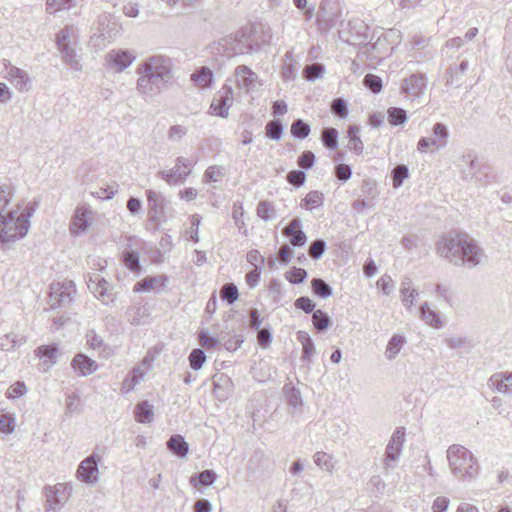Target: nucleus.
<instances>
[{
    "label": "nucleus",
    "instance_id": "f257e3e1",
    "mask_svg": "<svg viewBox=\"0 0 512 512\" xmlns=\"http://www.w3.org/2000/svg\"><path fill=\"white\" fill-rule=\"evenodd\" d=\"M435 249L440 257L456 267L472 269L487 261L484 249L467 233H449L436 242Z\"/></svg>",
    "mask_w": 512,
    "mask_h": 512
},
{
    "label": "nucleus",
    "instance_id": "f03ea898",
    "mask_svg": "<svg viewBox=\"0 0 512 512\" xmlns=\"http://www.w3.org/2000/svg\"><path fill=\"white\" fill-rule=\"evenodd\" d=\"M12 199L9 187L0 185V245L5 246L22 239L30 228L29 219L35 209L32 204H18L14 209H8Z\"/></svg>",
    "mask_w": 512,
    "mask_h": 512
},
{
    "label": "nucleus",
    "instance_id": "7ed1b4c3",
    "mask_svg": "<svg viewBox=\"0 0 512 512\" xmlns=\"http://www.w3.org/2000/svg\"><path fill=\"white\" fill-rule=\"evenodd\" d=\"M173 63L165 55H153L143 60L137 67L139 76L136 89L140 95L154 97L165 89L172 79Z\"/></svg>",
    "mask_w": 512,
    "mask_h": 512
},
{
    "label": "nucleus",
    "instance_id": "20e7f679",
    "mask_svg": "<svg viewBox=\"0 0 512 512\" xmlns=\"http://www.w3.org/2000/svg\"><path fill=\"white\" fill-rule=\"evenodd\" d=\"M447 459L452 474L459 480H472L479 474V466L472 452L461 445H451Z\"/></svg>",
    "mask_w": 512,
    "mask_h": 512
},
{
    "label": "nucleus",
    "instance_id": "39448f33",
    "mask_svg": "<svg viewBox=\"0 0 512 512\" xmlns=\"http://www.w3.org/2000/svg\"><path fill=\"white\" fill-rule=\"evenodd\" d=\"M250 38L251 36H249L248 30L245 27L235 34L222 38L219 44L224 49L227 57L244 55L255 52Z\"/></svg>",
    "mask_w": 512,
    "mask_h": 512
},
{
    "label": "nucleus",
    "instance_id": "423d86ee",
    "mask_svg": "<svg viewBox=\"0 0 512 512\" xmlns=\"http://www.w3.org/2000/svg\"><path fill=\"white\" fill-rule=\"evenodd\" d=\"M405 442V429L398 427L392 434L383 458L384 473L387 474L390 470L396 468L397 462L403 451Z\"/></svg>",
    "mask_w": 512,
    "mask_h": 512
},
{
    "label": "nucleus",
    "instance_id": "0eeeda50",
    "mask_svg": "<svg viewBox=\"0 0 512 512\" xmlns=\"http://www.w3.org/2000/svg\"><path fill=\"white\" fill-rule=\"evenodd\" d=\"M73 491L70 483H58L54 486H46L44 494L46 497V512H59L68 501Z\"/></svg>",
    "mask_w": 512,
    "mask_h": 512
},
{
    "label": "nucleus",
    "instance_id": "6e6552de",
    "mask_svg": "<svg viewBox=\"0 0 512 512\" xmlns=\"http://www.w3.org/2000/svg\"><path fill=\"white\" fill-rule=\"evenodd\" d=\"M341 14L339 0H322L316 19L319 29L327 32L334 28Z\"/></svg>",
    "mask_w": 512,
    "mask_h": 512
},
{
    "label": "nucleus",
    "instance_id": "1a4fd4ad",
    "mask_svg": "<svg viewBox=\"0 0 512 512\" xmlns=\"http://www.w3.org/2000/svg\"><path fill=\"white\" fill-rule=\"evenodd\" d=\"M75 293V284L72 281L52 283L49 294L50 307L56 309L70 305Z\"/></svg>",
    "mask_w": 512,
    "mask_h": 512
},
{
    "label": "nucleus",
    "instance_id": "9d476101",
    "mask_svg": "<svg viewBox=\"0 0 512 512\" xmlns=\"http://www.w3.org/2000/svg\"><path fill=\"white\" fill-rule=\"evenodd\" d=\"M434 137H421L417 143V150L427 153L431 148L441 150L446 147L449 138V131L445 124L436 123L432 128Z\"/></svg>",
    "mask_w": 512,
    "mask_h": 512
},
{
    "label": "nucleus",
    "instance_id": "9b49d317",
    "mask_svg": "<svg viewBox=\"0 0 512 512\" xmlns=\"http://www.w3.org/2000/svg\"><path fill=\"white\" fill-rule=\"evenodd\" d=\"M192 168V161L180 156L176 158L175 165L172 169L160 171L159 175L167 184L176 185L178 183H183L187 179Z\"/></svg>",
    "mask_w": 512,
    "mask_h": 512
},
{
    "label": "nucleus",
    "instance_id": "f8f14e48",
    "mask_svg": "<svg viewBox=\"0 0 512 512\" xmlns=\"http://www.w3.org/2000/svg\"><path fill=\"white\" fill-rule=\"evenodd\" d=\"M87 286L94 296L103 304L109 305L114 303L115 294L113 293L112 286L99 274L89 275Z\"/></svg>",
    "mask_w": 512,
    "mask_h": 512
},
{
    "label": "nucleus",
    "instance_id": "ddd939ff",
    "mask_svg": "<svg viewBox=\"0 0 512 512\" xmlns=\"http://www.w3.org/2000/svg\"><path fill=\"white\" fill-rule=\"evenodd\" d=\"M234 101V92L231 86L225 84L214 96L210 106L213 115L227 118L229 109Z\"/></svg>",
    "mask_w": 512,
    "mask_h": 512
},
{
    "label": "nucleus",
    "instance_id": "4468645a",
    "mask_svg": "<svg viewBox=\"0 0 512 512\" xmlns=\"http://www.w3.org/2000/svg\"><path fill=\"white\" fill-rule=\"evenodd\" d=\"M100 459L101 458L99 455L92 453L83 461H81L76 471L77 479L86 484L93 485L97 483L99 479L98 462Z\"/></svg>",
    "mask_w": 512,
    "mask_h": 512
},
{
    "label": "nucleus",
    "instance_id": "2eb2a0df",
    "mask_svg": "<svg viewBox=\"0 0 512 512\" xmlns=\"http://www.w3.org/2000/svg\"><path fill=\"white\" fill-rule=\"evenodd\" d=\"M425 88L426 77L423 74H412L403 80L401 93L409 99H416L424 94Z\"/></svg>",
    "mask_w": 512,
    "mask_h": 512
},
{
    "label": "nucleus",
    "instance_id": "dca6fc26",
    "mask_svg": "<svg viewBox=\"0 0 512 512\" xmlns=\"http://www.w3.org/2000/svg\"><path fill=\"white\" fill-rule=\"evenodd\" d=\"M135 59V54L130 50L113 49L106 55L108 65L117 72H123Z\"/></svg>",
    "mask_w": 512,
    "mask_h": 512
},
{
    "label": "nucleus",
    "instance_id": "f3484780",
    "mask_svg": "<svg viewBox=\"0 0 512 512\" xmlns=\"http://www.w3.org/2000/svg\"><path fill=\"white\" fill-rule=\"evenodd\" d=\"M92 221L93 210L86 205L78 207L70 225L71 233L74 235L84 233L90 227Z\"/></svg>",
    "mask_w": 512,
    "mask_h": 512
},
{
    "label": "nucleus",
    "instance_id": "a211bd4d",
    "mask_svg": "<svg viewBox=\"0 0 512 512\" xmlns=\"http://www.w3.org/2000/svg\"><path fill=\"white\" fill-rule=\"evenodd\" d=\"M148 200V219L150 222L158 223L165 217V199L153 190H146Z\"/></svg>",
    "mask_w": 512,
    "mask_h": 512
},
{
    "label": "nucleus",
    "instance_id": "6ab92c4d",
    "mask_svg": "<svg viewBox=\"0 0 512 512\" xmlns=\"http://www.w3.org/2000/svg\"><path fill=\"white\" fill-rule=\"evenodd\" d=\"M250 41L253 45V50L258 52L263 45H268L272 40V31L268 25L258 23L251 27H246Z\"/></svg>",
    "mask_w": 512,
    "mask_h": 512
},
{
    "label": "nucleus",
    "instance_id": "aec40b11",
    "mask_svg": "<svg viewBox=\"0 0 512 512\" xmlns=\"http://www.w3.org/2000/svg\"><path fill=\"white\" fill-rule=\"evenodd\" d=\"M7 80L20 92H27L31 88V79L28 73L16 66H6Z\"/></svg>",
    "mask_w": 512,
    "mask_h": 512
},
{
    "label": "nucleus",
    "instance_id": "412c9836",
    "mask_svg": "<svg viewBox=\"0 0 512 512\" xmlns=\"http://www.w3.org/2000/svg\"><path fill=\"white\" fill-rule=\"evenodd\" d=\"M235 84L239 89L249 92L258 80L257 74L246 65H239L234 70Z\"/></svg>",
    "mask_w": 512,
    "mask_h": 512
},
{
    "label": "nucleus",
    "instance_id": "4be33fe9",
    "mask_svg": "<svg viewBox=\"0 0 512 512\" xmlns=\"http://www.w3.org/2000/svg\"><path fill=\"white\" fill-rule=\"evenodd\" d=\"M283 235L289 238L291 245L294 247L303 246L307 241L306 234L301 230V220L299 218H294L285 226Z\"/></svg>",
    "mask_w": 512,
    "mask_h": 512
},
{
    "label": "nucleus",
    "instance_id": "5701e85b",
    "mask_svg": "<svg viewBox=\"0 0 512 512\" xmlns=\"http://www.w3.org/2000/svg\"><path fill=\"white\" fill-rule=\"evenodd\" d=\"M490 388L502 394H512V372H498L493 374L489 380Z\"/></svg>",
    "mask_w": 512,
    "mask_h": 512
},
{
    "label": "nucleus",
    "instance_id": "b1692460",
    "mask_svg": "<svg viewBox=\"0 0 512 512\" xmlns=\"http://www.w3.org/2000/svg\"><path fill=\"white\" fill-rule=\"evenodd\" d=\"M71 366L78 376L90 375L98 368V365L94 360L82 353L75 355L71 362Z\"/></svg>",
    "mask_w": 512,
    "mask_h": 512
},
{
    "label": "nucleus",
    "instance_id": "393cba45",
    "mask_svg": "<svg viewBox=\"0 0 512 512\" xmlns=\"http://www.w3.org/2000/svg\"><path fill=\"white\" fill-rule=\"evenodd\" d=\"M62 60L72 69L75 71H81L82 70V64H81V56L78 54L76 49V44L68 45L65 47L58 48Z\"/></svg>",
    "mask_w": 512,
    "mask_h": 512
},
{
    "label": "nucleus",
    "instance_id": "a878e982",
    "mask_svg": "<svg viewBox=\"0 0 512 512\" xmlns=\"http://www.w3.org/2000/svg\"><path fill=\"white\" fill-rule=\"evenodd\" d=\"M400 293L403 305L406 309L411 311L414 301L418 297L419 293L412 287V280L407 276L404 277L401 282Z\"/></svg>",
    "mask_w": 512,
    "mask_h": 512
},
{
    "label": "nucleus",
    "instance_id": "bb28decb",
    "mask_svg": "<svg viewBox=\"0 0 512 512\" xmlns=\"http://www.w3.org/2000/svg\"><path fill=\"white\" fill-rule=\"evenodd\" d=\"M420 318L429 326L433 328H442L445 323L440 315L430 308L427 302H424L419 308Z\"/></svg>",
    "mask_w": 512,
    "mask_h": 512
},
{
    "label": "nucleus",
    "instance_id": "cd10ccee",
    "mask_svg": "<svg viewBox=\"0 0 512 512\" xmlns=\"http://www.w3.org/2000/svg\"><path fill=\"white\" fill-rule=\"evenodd\" d=\"M166 445L173 454L180 458H184L188 454L189 445L184 437L179 434L172 435Z\"/></svg>",
    "mask_w": 512,
    "mask_h": 512
},
{
    "label": "nucleus",
    "instance_id": "c85d7f7f",
    "mask_svg": "<svg viewBox=\"0 0 512 512\" xmlns=\"http://www.w3.org/2000/svg\"><path fill=\"white\" fill-rule=\"evenodd\" d=\"M284 393L287 404L289 405V407L293 409L291 414L300 412L303 405V400L300 391L293 386L285 385Z\"/></svg>",
    "mask_w": 512,
    "mask_h": 512
},
{
    "label": "nucleus",
    "instance_id": "c756f323",
    "mask_svg": "<svg viewBox=\"0 0 512 512\" xmlns=\"http://www.w3.org/2000/svg\"><path fill=\"white\" fill-rule=\"evenodd\" d=\"M167 281V277L164 275L148 276L137 282L133 288L134 292H149L155 286H164Z\"/></svg>",
    "mask_w": 512,
    "mask_h": 512
},
{
    "label": "nucleus",
    "instance_id": "7c9ffc66",
    "mask_svg": "<svg viewBox=\"0 0 512 512\" xmlns=\"http://www.w3.org/2000/svg\"><path fill=\"white\" fill-rule=\"evenodd\" d=\"M406 343V338L400 334H394L388 341L385 350V357L388 360H394L400 353L401 349Z\"/></svg>",
    "mask_w": 512,
    "mask_h": 512
},
{
    "label": "nucleus",
    "instance_id": "2f4dec72",
    "mask_svg": "<svg viewBox=\"0 0 512 512\" xmlns=\"http://www.w3.org/2000/svg\"><path fill=\"white\" fill-rule=\"evenodd\" d=\"M468 69V61L463 60L459 65H452L447 70L446 85H460V79Z\"/></svg>",
    "mask_w": 512,
    "mask_h": 512
},
{
    "label": "nucleus",
    "instance_id": "473e14b6",
    "mask_svg": "<svg viewBox=\"0 0 512 512\" xmlns=\"http://www.w3.org/2000/svg\"><path fill=\"white\" fill-rule=\"evenodd\" d=\"M135 419L139 423H150L153 420V406L147 401L138 403L134 410Z\"/></svg>",
    "mask_w": 512,
    "mask_h": 512
},
{
    "label": "nucleus",
    "instance_id": "72a5a7b5",
    "mask_svg": "<svg viewBox=\"0 0 512 512\" xmlns=\"http://www.w3.org/2000/svg\"><path fill=\"white\" fill-rule=\"evenodd\" d=\"M230 378L224 374H216L213 377V393L214 396L219 400H225L228 397V390L225 386H229Z\"/></svg>",
    "mask_w": 512,
    "mask_h": 512
},
{
    "label": "nucleus",
    "instance_id": "f704fd0d",
    "mask_svg": "<svg viewBox=\"0 0 512 512\" xmlns=\"http://www.w3.org/2000/svg\"><path fill=\"white\" fill-rule=\"evenodd\" d=\"M57 351L58 349L55 345H44L38 347L35 353L40 359H43V365L49 368L56 363Z\"/></svg>",
    "mask_w": 512,
    "mask_h": 512
},
{
    "label": "nucleus",
    "instance_id": "c9c22d12",
    "mask_svg": "<svg viewBox=\"0 0 512 512\" xmlns=\"http://www.w3.org/2000/svg\"><path fill=\"white\" fill-rule=\"evenodd\" d=\"M297 340L302 345L303 356L302 359L304 361H310L311 357L315 352V346L310 335L305 331H298Z\"/></svg>",
    "mask_w": 512,
    "mask_h": 512
},
{
    "label": "nucleus",
    "instance_id": "e433bc0d",
    "mask_svg": "<svg viewBox=\"0 0 512 512\" xmlns=\"http://www.w3.org/2000/svg\"><path fill=\"white\" fill-rule=\"evenodd\" d=\"M75 39L76 29L70 25L65 26L56 35V43L58 48L76 44Z\"/></svg>",
    "mask_w": 512,
    "mask_h": 512
},
{
    "label": "nucleus",
    "instance_id": "4c0bfd02",
    "mask_svg": "<svg viewBox=\"0 0 512 512\" xmlns=\"http://www.w3.org/2000/svg\"><path fill=\"white\" fill-rule=\"evenodd\" d=\"M76 6V0H47L46 12L56 14L62 11H69Z\"/></svg>",
    "mask_w": 512,
    "mask_h": 512
},
{
    "label": "nucleus",
    "instance_id": "58836bf2",
    "mask_svg": "<svg viewBox=\"0 0 512 512\" xmlns=\"http://www.w3.org/2000/svg\"><path fill=\"white\" fill-rule=\"evenodd\" d=\"M216 478L217 474L213 470L207 469L200 472L197 475L192 476L190 479V483L194 487H198L199 485L210 486L215 482Z\"/></svg>",
    "mask_w": 512,
    "mask_h": 512
},
{
    "label": "nucleus",
    "instance_id": "ea45409f",
    "mask_svg": "<svg viewBox=\"0 0 512 512\" xmlns=\"http://www.w3.org/2000/svg\"><path fill=\"white\" fill-rule=\"evenodd\" d=\"M191 79L198 87H208L212 82L213 72L207 67H201L191 75Z\"/></svg>",
    "mask_w": 512,
    "mask_h": 512
},
{
    "label": "nucleus",
    "instance_id": "a19ab883",
    "mask_svg": "<svg viewBox=\"0 0 512 512\" xmlns=\"http://www.w3.org/2000/svg\"><path fill=\"white\" fill-rule=\"evenodd\" d=\"M324 195L320 191L309 192L301 202V207L307 210H313L314 208L323 205Z\"/></svg>",
    "mask_w": 512,
    "mask_h": 512
},
{
    "label": "nucleus",
    "instance_id": "79ce46f5",
    "mask_svg": "<svg viewBox=\"0 0 512 512\" xmlns=\"http://www.w3.org/2000/svg\"><path fill=\"white\" fill-rule=\"evenodd\" d=\"M359 131L360 128L355 125L350 126L348 129V147L358 155L362 154L363 152V142L358 136Z\"/></svg>",
    "mask_w": 512,
    "mask_h": 512
},
{
    "label": "nucleus",
    "instance_id": "37998d69",
    "mask_svg": "<svg viewBox=\"0 0 512 512\" xmlns=\"http://www.w3.org/2000/svg\"><path fill=\"white\" fill-rule=\"evenodd\" d=\"M22 341L23 338L19 337L17 334L7 333L0 337V349L6 352L13 351L16 347L22 344Z\"/></svg>",
    "mask_w": 512,
    "mask_h": 512
},
{
    "label": "nucleus",
    "instance_id": "c03bdc74",
    "mask_svg": "<svg viewBox=\"0 0 512 512\" xmlns=\"http://www.w3.org/2000/svg\"><path fill=\"white\" fill-rule=\"evenodd\" d=\"M257 215L264 221H270L276 218V209L274 204L269 201H260L257 205Z\"/></svg>",
    "mask_w": 512,
    "mask_h": 512
},
{
    "label": "nucleus",
    "instance_id": "a18cd8bd",
    "mask_svg": "<svg viewBox=\"0 0 512 512\" xmlns=\"http://www.w3.org/2000/svg\"><path fill=\"white\" fill-rule=\"evenodd\" d=\"M314 463L322 470L331 473L334 470V462L331 455L318 451L313 456Z\"/></svg>",
    "mask_w": 512,
    "mask_h": 512
},
{
    "label": "nucleus",
    "instance_id": "49530a36",
    "mask_svg": "<svg viewBox=\"0 0 512 512\" xmlns=\"http://www.w3.org/2000/svg\"><path fill=\"white\" fill-rule=\"evenodd\" d=\"M321 140L323 145L331 150L338 146V132L335 128L328 127L322 130Z\"/></svg>",
    "mask_w": 512,
    "mask_h": 512
},
{
    "label": "nucleus",
    "instance_id": "de8ad7c7",
    "mask_svg": "<svg viewBox=\"0 0 512 512\" xmlns=\"http://www.w3.org/2000/svg\"><path fill=\"white\" fill-rule=\"evenodd\" d=\"M311 288L314 294L321 298H328L332 295V288L323 279L314 278L311 281Z\"/></svg>",
    "mask_w": 512,
    "mask_h": 512
},
{
    "label": "nucleus",
    "instance_id": "09e8293b",
    "mask_svg": "<svg viewBox=\"0 0 512 512\" xmlns=\"http://www.w3.org/2000/svg\"><path fill=\"white\" fill-rule=\"evenodd\" d=\"M312 323L319 332H323L329 327L331 320L326 312L318 309L313 312Z\"/></svg>",
    "mask_w": 512,
    "mask_h": 512
},
{
    "label": "nucleus",
    "instance_id": "8fccbe9b",
    "mask_svg": "<svg viewBox=\"0 0 512 512\" xmlns=\"http://www.w3.org/2000/svg\"><path fill=\"white\" fill-rule=\"evenodd\" d=\"M388 122L391 125L399 126L407 121V113L404 109L399 107H390L387 111Z\"/></svg>",
    "mask_w": 512,
    "mask_h": 512
},
{
    "label": "nucleus",
    "instance_id": "3c124183",
    "mask_svg": "<svg viewBox=\"0 0 512 512\" xmlns=\"http://www.w3.org/2000/svg\"><path fill=\"white\" fill-rule=\"evenodd\" d=\"M122 261L124 265L133 272L140 271L139 254L135 251H124L122 254Z\"/></svg>",
    "mask_w": 512,
    "mask_h": 512
},
{
    "label": "nucleus",
    "instance_id": "603ef678",
    "mask_svg": "<svg viewBox=\"0 0 512 512\" xmlns=\"http://www.w3.org/2000/svg\"><path fill=\"white\" fill-rule=\"evenodd\" d=\"M310 131V126L301 119L294 120L291 125V134L298 139H305Z\"/></svg>",
    "mask_w": 512,
    "mask_h": 512
},
{
    "label": "nucleus",
    "instance_id": "864d4df0",
    "mask_svg": "<svg viewBox=\"0 0 512 512\" xmlns=\"http://www.w3.org/2000/svg\"><path fill=\"white\" fill-rule=\"evenodd\" d=\"M435 294L439 299L444 300L449 306L454 305V293L448 285L436 284Z\"/></svg>",
    "mask_w": 512,
    "mask_h": 512
},
{
    "label": "nucleus",
    "instance_id": "5fc2aeb1",
    "mask_svg": "<svg viewBox=\"0 0 512 512\" xmlns=\"http://www.w3.org/2000/svg\"><path fill=\"white\" fill-rule=\"evenodd\" d=\"M86 341L91 349L98 350L99 352L104 351V348L106 346L103 338L100 335H98L94 330L87 331Z\"/></svg>",
    "mask_w": 512,
    "mask_h": 512
},
{
    "label": "nucleus",
    "instance_id": "6e6d98bb",
    "mask_svg": "<svg viewBox=\"0 0 512 512\" xmlns=\"http://www.w3.org/2000/svg\"><path fill=\"white\" fill-rule=\"evenodd\" d=\"M220 297L227 300L229 303H234L239 298V292L233 283H226L220 290Z\"/></svg>",
    "mask_w": 512,
    "mask_h": 512
},
{
    "label": "nucleus",
    "instance_id": "4d7b16f0",
    "mask_svg": "<svg viewBox=\"0 0 512 512\" xmlns=\"http://www.w3.org/2000/svg\"><path fill=\"white\" fill-rule=\"evenodd\" d=\"M16 418L12 414H2L0 416V431L4 434H12L15 431Z\"/></svg>",
    "mask_w": 512,
    "mask_h": 512
},
{
    "label": "nucleus",
    "instance_id": "13d9d810",
    "mask_svg": "<svg viewBox=\"0 0 512 512\" xmlns=\"http://www.w3.org/2000/svg\"><path fill=\"white\" fill-rule=\"evenodd\" d=\"M206 360V355L202 349H193L189 355V364L193 370H199Z\"/></svg>",
    "mask_w": 512,
    "mask_h": 512
},
{
    "label": "nucleus",
    "instance_id": "bf43d9fd",
    "mask_svg": "<svg viewBox=\"0 0 512 512\" xmlns=\"http://www.w3.org/2000/svg\"><path fill=\"white\" fill-rule=\"evenodd\" d=\"M409 171L406 165H397L392 170L393 187L399 188L408 177Z\"/></svg>",
    "mask_w": 512,
    "mask_h": 512
},
{
    "label": "nucleus",
    "instance_id": "052dcab7",
    "mask_svg": "<svg viewBox=\"0 0 512 512\" xmlns=\"http://www.w3.org/2000/svg\"><path fill=\"white\" fill-rule=\"evenodd\" d=\"M283 134V125L279 120L269 121L266 125V135L273 140H280Z\"/></svg>",
    "mask_w": 512,
    "mask_h": 512
},
{
    "label": "nucleus",
    "instance_id": "680f3d73",
    "mask_svg": "<svg viewBox=\"0 0 512 512\" xmlns=\"http://www.w3.org/2000/svg\"><path fill=\"white\" fill-rule=\"evenodd\" d=\"M324 66L320 63L307 65L303 70L304 77L309 81H314L322 76Z\"/></svg>",
    "mask_w": 512,
    "mask_h": 512
},
{
    "label": "nucleus",
    "instance_id": "e2e57ef3",
    "mask_svg": "<svg viewBox=\"0 0 512 512\" xmlns=\"http://www.w3.org/2000/svg\"><path fill=\"white\" fill-rule=\"evenodd\" d=\"M364 85L373 93H379L382 90V80L374 74H367L363 80Z\"/></svg>",
    "mask_w": 512,
    "mask_h": 512
},
{
    "label": "nucleus",
    "instance_id": "0e129e2a",
    "mask_svg": "<svg viewBox=\"0 0 512 512\" xmlns=\"http://www.w3.org/2000/svg\"><path fill=\"white\" fill-rule=\"evenodd\" d=\"M188 133V128L183 125H173L167 132L169 141L178 142Z\"/></svg>",
    "mask_w": 512,
    "mask_h": 512
},
{
    "label": "nucleus",
    "instance_id": "69168bd1",
    "mask_svg": "<svg viewBox=\"0 0 512 512\" xmlns=\"http://www.w3.org/2000/svg\"><path fill=\"white\" fill-rule=\"evenodd\" d=\"M326 243L322 239H317L310 244L309 247V256L313 259H320L322 255L325 253Z\"/></svg>",
    "mask_w": 512,
    "mask_h": 512
},
{
    "label": "nucleus",
    "instance_id": "338daca9",
    "mask_svg": "<svg viewBox=\"0 0 512 512\" xmlns=\"http://www.w3.org/2000/svg\"><path fill=\"white\" fill-rule=\"evenodd\" d=\"M287 181L299 188L304 185L306 181V174L302 170H292L287 174Z\"/></svg>",
    "mask_w": 512,
    "mask_h": 512
},
{
    "label": "nucleus",
    "instance_id": "774afa93",
    "mask_svg": "<svg viewBox=\"0 0 512 512\" xmlns=\"http://www.w3.org/2000/svg\"><path fill=\"white\" fill-rule=\"evenodd\" d=\"M225 175V169L221 166H209L204 174V177L211 181L217 182Z\"/></svg>",
    "mask_w": 512,
    "mask_h": 512
}]
</instances>
